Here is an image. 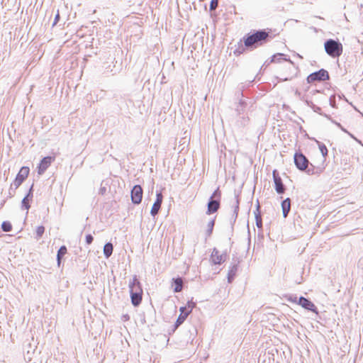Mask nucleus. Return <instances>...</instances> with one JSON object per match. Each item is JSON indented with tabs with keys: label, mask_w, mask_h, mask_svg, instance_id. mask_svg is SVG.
<instances>
[{
	"label": "nucleus",
	"mask_w": 363,
	"mask_h": 363,
	"mask_svg": "<svg viewBox=\"0 0 363 363\" xmlns=\"http://www.w3.org/2000/svg\"><path fill=\"white\" fill-rule=\"evenodd\" d=\"M269 37V33L259 30L244 38V44L247 48H257L265 43Z\"/></svg>",
	"instance_id": "1"
},
{
	"label": "nucleus",
	"mask_w": 363,
	"mask_h": 363,
	"mask_svg": "<svg viewBox=\"0 0 363 363\" xmlns=\"http://www.w3.org/2000/svg\"><path fill=\"white\" fill-rule=\"evenodd\" d=\"M325 50L332 57H340L343 51L342 45L334 40H328L325 43Z\"/></svg>",
	"instance_id": "2"
},
{
	"label": "nucleus",
	"mask_w": 363,
	"mask_h": 363,
	"mask_svg": "<svg viewBox=\"0 0 363 363\" xmlns=\"http://www.w3.org/2000/svg\"><path fill=\"white\" fill-rule=\"evenodd\" d=\"M30 169L28 167H22L18 172L15 179L13 180V185L15 189H18L22 183L28 177Z\"/></svg>",
	"instance_id": "3"
},
{
	"label": "nucleus",
	"mask_w": 363,
	"mask_h": 363,
	"mask_svg": "<svg viewBox=\"0 0 363 363\" xmlns=\"http://www.w3.org/2000/svg\"><path fill=\"white\" fill-rule=\"evenodd\" d=\"M294 163L297 169L304 171L307 169L309 162L306 157L301 152H296L294 156Z\"/></svg>",
	"instance_id": "4"
},
{
	"label": "nucleus",
	"mask_w": 363,
	"mask_h": 363,
	"mask_svg": "<svg viewBox=\"0 0 363 363\" xmlns=\"http://www.w3.org/2000/svg\"><path fill=\"white\" fill-rule=\"evenodd\" d=\"M328 79H329L328 72L326 70L322 69L318 72L311 74L307 77V81L308 83H313L315 81H325V80H328Z\"/></svg>",
	"instance_id": "5"
},
{
	"label": "nucleus",
	"mask_w": 363,
	"mask_h": 363,
	"mask_svg": "<svg viewBox=\"0 0 363 363\" xmlns=\"http://www.w3.org/2000/svg\"><path fill=\"white\" fill-rule=\"evenodd\" d=\"M55 156H48L43 157L38 164V173L39 174H43L45 171L50 167L51 163L55 161Z\"/></svg>",
	"instance_id": "6"
},
{
	"label": "nucleus",
	"mask_w": 363,
	"mask_h": 363,
	"mask_svg": "<svg viewBox=\"0 0 363 363\" xmlns=\"http://www.w3.org/2000/svg\"><path fill=\"white\" fill-rule=\"evenodd\" d=\"M143 189L140 185L134 186L131 191L132 202L135 204L140 203L143 199Z\"/></svg>",
	"instance_id": "7"
},
{
	"label": "nucleus",
	"mask_w": 363,
	"mask_h": 363,
	"mask_svg": "<svg viewBox=\"0 0 363 363\" xmlns=\"http://www.w3.org/2000/svg\"><path fill=\"white\" fill-rule=\"evenodd\" d=\"M273 179L275 184V189L278 194H283L285 191L281 178L279 177L277 170L274 169L272 172Z\"/></svg>",
	"instance_id": "8"
},
{
	"label": "nucleus",
	"mask_w": 363,
	"mask_h": 363,
	"mask_svg": "<svg viewBox=\"0 0 363 363\" xmlns=\"http://www.w3.org/2000/svg\"><path fill=\"white\" fill-rule=\"evenodd\" d=\"M298 303L306 310L311 311L315 313H318L317 308L308 299L304 297H300Z\"/></svg>",
	"instance_id": "9"
},
{
	"label": "nucleus",
	"mask_w": 363,
	"mask_h": 363,
	"mask_svg": "<svg viewBox=\"0 0 363 363\" xmlns=\"http://www.w3.org/2000/svg\"><path fill=\"white\" fill-rule=\"evenodd\" d=\"M156 197V201L153 203L150 211L151 215L153 216L158 213L163 201V196L161 192L157 193Z\"/></svg>",
	"instance_id": "10"
},
{
	"label": "nucleus",
	"mask_w": 363,
	"mask_h": 363,
	"mask_svg": "<svg viewBox=\"0 0 363 363\" xmlns=\"http://www.w3.org/2000/svg\"><path fill=\"white\" fill-rule=\"evenodd\" d=\"M211 259L214 264H220L225 262V256L218 250H213L211 255Z\"/></svg>",
	"instance_id": "11"
},
{
	"label": "nucleus",
	"mask_w": 363,
	"mask_h": 363,
	"mask_svg": "<svg viewBox=\"0 0 363 363\" xmlns=\"http://www.w3.org/2000/svg\"><path fill=\"white\" fill-rule=\"evenodd\" d=\"M130 293L137 292L139 294H143V289L140 286V283L138 280V279H136L135 277H134L133 279L132 282L130 284Z\"/></svg>",
	"instance_id": "12"
},
{
	"label": "nucleus",
	"mask_w": 363,
	"mask_h": 363,
	"mask_svg": "<svg viewBox=\"0 0 363 363\" xmlns=\"http://www.w3.org/2000/svg\"><path fill=\"white\" fill-rule=\"evenodd\" d=\"M172 286H174V291L176 293L180 292L183 289V279L178 277L172 279Z\"/></svg>",
	"instance_id": "13"
},
{
	"label": "nucleus",
	"mask_w": 363,
	"mask_h": 363,
	"mask_svg": "<svg viewBox=\"0 0 363 363\" xmlns=\"http://www.w3.org/2000/svg\"><path fill=\"white\" fill-rule=\"evenodd\" d=\"M179 311H180V314H179V317H178V318H177V320L176 321V327H178L182 323H183L184 321L187 318V316L190 314L187 311H185L184 308H182L181 307Z\"/></svg>",
	"instance_id": "14"
},
{
	"label": "nucleus",
	"mask_w": 363,
	"mask_h": 363,
	"mask_svg": "<svg viewBox=\"0 0 363 363\" xmlns=\"http://www.w3.org/2000/svg\"><path fill=\"white\" fill-rule=\"evenodd\" d=\"M220 207V203L218 201H210L208 203L207 213L211 214L216 212Z\"/></svg>",
	"instance_id": "15"
},
{
	"label": "nucleus",
	"mask_w": 363,
	"mask_h": 363,
	"mask_svg": "<svg viewBox=\"0 0 363 363\" xmlns=\"http://www.w3.org/2000/svg\"><path fill=\"white\" fill-rule=\"evenodd\" d=\"M32 188L31 186L28 195L25 196L22 200V206L25 208V209L28 211L30 208V201H31L33 198V194H32Z\"/></svg>",
	"instance_id": "16"
},
{
	"label": "nucleus",
	"mask_w": 363,
	"mask_h": 363,
	"mask_svg": "<svg viewBox=\"0 0 363 363\" xmlns=\"http://www.w3.org/2000/svg\"><path fill=\"white\" fill-rule=\"evenodd\" d=\"M281 208L283 211V216L286 218L291 208V201L290 199L287 198L284 200L281 203Z\"/></svg>",
	"instance_id": "17"
},
{
	"label": "nucleus",
	"mask_w": 363,
	"mask_h": 363,
	"mask_svg": "<svg viewBox=\"0 0 363 363\" xmlns=\"http://www.w3.org/2000/svg\"><path fill=\"white\" fill-rule=\"evenodd\" d=\"M142 295H143V294H139L137 292L130 293L131 302H132L133 305H134L135 306H137L141 303Z\"/></svg>",
	"instance_id": "18"
},
{
	"label": "nucleus",
	"mask_w": 363,
	"mask_h": 363,
	"mask_svg": "<svg viewBox=\"0 0 363 363\" xmlns=\"http://www.w3.org/2000/svg\"><path fill=\"white\" fill-rule=\"evenodd\" d=\"M67 247L65 245L60 247V248L59 249V250L57 252V264H58V266L60 265L61 259L63 257V256L67 254Z\"/></svg>",
	"instance_id": "19"
},
{
	"label": "nucleus",
	"mask_w": 363,
	"mask_h": 363,
	"mask_svg": "<svg viewBox=\"0 0 363 363\" xmlns=\"http://www.w3.org/2000/svg\"><path fill=\"white\" fill-rule=\"evenodd\" d=\"M113 252V245L110 242L106 243L104 247V253L105 256L108 258L109 257Z\"/></svg>",
	"instance_id": "20"
},
{
	"label": "nucleus",
	"mask_w": 363,
	"mask_h": 363,
	"mask_svg": "<svg viewBox=\"0 0 363 363\" xmlns=\"http://www.w3.org/2000/svg\"><path fill=\"white\" fill-rule=\"evenodd\" d=\"M259 206H258L257 211L255 213L256 225L259 228L262 227V217L259 211Z\"/></svg>",
	"instance_id": "21"
},
{
	"label": "nucleus",
	"mask_w": 363,
	"mask_h": 363,
	"mask_svg": "<svg viewBox=\"0 0 363 363\" xmlns=\"http://www.w3.org/2000/svg\"><path fill=\"white\" fill-rule=\"evenodd\" d=\"M195 306L196 303H194L193 301H189L186 305L182 308H184L186 311H187L189 313H191Z\"/></svg>",
	"instance_id": "22"
},
{
	"label": "nucleus",
	"mask_w": 363,
	"mask_h": 363,
	"mask_svg": "<svg viewBox=\"0 0 363 363\" xmlns=\"http://www.w3.org/2000/svg\"><path fill=\"white\" fill-rule=\"evenodd\" d=\"M1 228L4 232H10L12 230V225L9 221H4L1 224Z\"/></svg>",
	"instance_id": "23"
},
{
	"label": "nucleus",
	"mask_w": 363,
	"mask_h": 363,
	"mask_svg": "<svg viewBox=\"0 0 363 363\" xmlns=\"http://www.w3.org/2000/svg\"><path fill=\"white\" fill-rule=\"evenodd\" d=\"M319 150L322 155L324 158H325L328 155V148L324 144H319L318 145Z\"/></svg>",
	"instance_id": "24"
},
{
	"label": "nucleus",
	"mask_w": 363,
	"mask_h": 363,
	"mask_svg": "<svg viewBox=\"0 0 363 363\" xmlns=\"http://www.w3.org/2000/svg\"><path fill=\"white\" fill-rule=\"evenodd\" d=\"M214 226V220H211L207 225V230H206V235L209 236L211 235L213 232Z\"/></svg>",
	"instance_id": "25"
},
{
	"label": "nucleus",
	"mask_w": 363,
	"mask_h": 363,
	"mask_svg": "<svg viewBox=\"0 0 363 363\" xmlns=\"http://www.w3.org/2000/svg\"><path fill=\"white\" fill-rule=\"evenodd\" d=\"M45 232V228L43 225H40L36 228L35 233L38 238H40L42 237Z\"/></svg>",
	"instance_id": "26"
},
{
	"label": "nucleus",
	"mask_w": 363,
	"mask_h": 363,
	"mask_svg": "<svg viewBox=\"0 0 363 363\" xmlns=\"http://www.w3.org/2000/svg\"><path fill=\"white\" fill-rule=\"evenodd\" d=\"M218 5V0H211L210 4V9L211 11L215 10Z\"/></svg>",
	"instance_id": "27"
},
{
	"label": "nucleus",
	"mask_w": 363,
	"mask_h": 363,
	"mask_svg": "<svg viewBox=\"0 0 363 363\" xmlns=\"http://www.w3.org/2000/svg\"><path fill=\"white\" fill-rule=\"evenodd\" d=\"M93 236L91 235H87L86 236V242L88 244V245H90L92 242H93Z\"/></svg>",
	"instance_id": "28"
},
{
	"label": "nucleus",
	"mask_w": 363,
	"mask_h": 363,
	"mask_svg": "<svg viewBox=\"0 0 363 363\" xmlns=\"http://www.w3.org/2000/svg\"><path fill=\"white\" fill-rule=\"evenodd\" d=\"M59 19H60V13H59V12H57V13L56 14L55 18L54 25H55L58 22Z\"/></svg>",
	"instance_id": "29"
},
{
	"label": "nucleus",
	"mask_w": 363,
	"mask_h": 363,
	"mask_svg": "<svg viewBox=\"0 0 363 363\" xmlns=\"http://www.w3.org/2000/svg\"><path fill=\"white\" fill-rule=\"evenodd\" d=\"M218 192V189H217L212 195L211 198H213L216 196V194Z\"/></svg>",
	"instance_id": "30"
},
{
	"label": "nucleus",
	"mask_w": 363,
	"mask_h": 363,
	"mask_svg": "<svg viewBox=\"0 0 363 363\" xmlns=\"http://www.w3.org/2000/svg\"><path fill=\"white\" fill-rule=\"evenodd\" d=\"M282 55H283L282 54H278L277 55L274 56V58H276L277 57H281Z\"/></svg>",
	"instance_id": "31"
},
{
	"label": "nucleus",
	"mask_w": 363,
	"mask_h": 363,
	"mask_svg": "<svg viewBox=\"0 0 363 363\" xmlns=\"http://www.w3.org/2000/svg\"><path fill=\"white\" fill-rule=\"evenodd\" d=\"M291 78H285L284 80H288V79H291Z\"/></svg>",
	"instance_id": "32"
}]
</instances>
